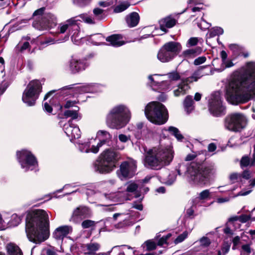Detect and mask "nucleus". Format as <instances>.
<instances>
[{"mask_svg":"<svg viewBox=\"0 0 255 255\" xmlns=\"http://www.w3.org/2000/svg\"><path fill=\"white\" fill-rule=\"evenodd\" d=\"M226 95L227 101L233 105L246 103L255 97V63H248L234 72Z\"/></svg>","mask_w":255,"mask_h":255,"instance_id":"1","label":"nucleus"},{"mask_svg":"<svg viewBox=\"0 0 255 255\" xmlns=\"http://www.w3.org/2000/svg\"><path fill=\"white\" fill-rule=\"evenodd\" d=\"M25 231L28 240L40 244L49 236L48 215L43 210H35L29 213L26 219Z\"/></svg>","mask_w":255,"mask_h":255,"instance_id":"2","label":"nucleus"},{"mask_svg":"<svg viewBox=\"0 0 255 255\" xmlns=\"http://www.w3.org/2000/svg\"><path fill=\"white\" fill-rule=\"evenodd\" d=\"M170 145L159 144L148 149L144 153L143 164L147 168L158 170L168 165L173 158Z\"/></svg>","mask_w":255,"mask_h":255,"instance_id":"3","label":"nucleus"},{"mask_svg":"<svg viewBox=\"0 0 255 255\" xmlns=\"http://www.w3.org/2000/svg\"><path fill=\"white\" fill-rule=\"evenodd\" d=\"M177 171L178 175L185 176L190 184L205 185L216 173V169L213 165L204 167L192 162L189 165L180 164Z\"/></svg>","mask_w":255,"mask_h":255,"instance_id":"4","label":"nucleus"},{"mask_svg":"<svg viewBox=\"0 0 255 255\" xmlns=\"http://www.w3.org/2000/svg\"><path fill=\"white\" fill-rule=\"evenodd\" d=\"M120 158V153L114 149H105L95 161L94 170L102 174L110 173L115 168L116 164Z\"/></svg>","mask_w":255,"mask_h":255,"instance_id":"5","label":"nucleus"},{"mask_svg":"<svg viewBox=\"0 0 255 255\" xmlns=\"http://www.w3.org/2000/svg\"><path fill=\"white\" fill-rule=\"evenodd\" d=\"M130 118V112L126 105H117L109 114L107 120V125L113 129H121L127 125Z\"/></svg>","mask_w":255,"mask_h":255,"instance_id":"6","label":"nucleus"},{"mask_svg":"<svg viewBox=\"0 0 255 255\" xmlns=\"http://www.w3.org/2000/svg\"><path fill=\"white\" fill-rule=\"evenodd\" d=\"M144 113L146 118L156 125H163L168 120V113L165 106L158 102H151L145 108Z\"/></svg>","mask_w":255,"mask_h":255,"instance_id":"7","label":"nucleus"},{"mask_svg":"<svg viewBox=\"0 0 255 255\" xmlns=\"http://www.w3.org/2000/svg\"><path fill=\"white\" fill-rule=\"evenodd\" d=\"M32 16L34 18L32 25L35 29L39 30L52 27L57 22L56 17L51 13L46 12L44 7L36 10Z\"/></svg>","mask_w":255,"mask_h":255,"instance_id":"8","label":"nucleus"},{"mask_svg":"<svg viewBox=\"0 0 255 255\" xmlns=\"http://www.w3.org/2000/svg\"><path fill=\"white\" fill-rule=\"evenodd\" d=\"M41 90L42 86L38 80L31 81L23 93L22 101L28 106H34Z\"/></svg>","mask_w":255,"mask_h":255,"instance_id":"9","label":"nucleus"},{"mask_svg":"<svg viewBox=\"0 0 255 255\" xmlns=\"http://www.w3.org/2000/svg\"><path fill=\"white\" fill-rule=\"evenodd\" d=\"M16 155L21 168L25 171L38 170L37 160L30 151L23 149L17 151Z\"/></svg>","mask_w":255,"mask_h":255,"instance_id":"10","label":"nucleus"},{"mask_svg":"<svg viewBox=\"0 0 255 255\" xmlns=\"http://www.w3.org/2000/svg\"><path fill=\"white\" fill-rule=\"evenodd\" d=\"M247 124L246 117L240 113H234L226 117L225 126L229 130L238 132L244 128Z\"/></svg>","mask_w":255,"mask_h":255,"instance_id":"11","label":"nucleus"},{"mask_svg":"<svg viewBox=\"0 0 255 255\" xmlns=\"http://www.w3.org/2000/svg\"><path fill=\"white\" fill-rule=\"evenodd\" d=\"M136 168V162L135 161H124L121 164L120 169L117 171V174L121 180H127L135 175Z\"/></svg>","mask_w":255,"mask_h":255,"instance_id":"12","label":"nucleus"},{"mask_svg":"<svg viewBox=\"0 0 255 255\" xmlns=\"http://www.w3.org/2000/svg\"><path fill=\"white\" fill-rule=\"evenodd\" d=\"M209 111L214 116L218 117L225 114V107L222 105L220 92L213 93L209 100Z\"/></svg>","mask_w":255,"mask_h":255,"instance_id":"13","label":"nucleus"},{"mask_svg":"<svg viewBox=\"0 0 255 255\" xmlns=\"http://www.w3.org/2000/svg\"><path fill=\"white\" fill-rule=\"evenodd\" d=\"M88 66L85 60L72 57L66 65L65 69L71 73L76 74L85 70Z\"/></svg>","mask_w":255,"mask_h":255,"instance_id":"14","label":"nucleus"},{"mask_svg":"<svg viewBox=\"0 0 255 255\" xmlns=\"http://www.w3.org/2000/svg\"><path fill=\"white\" fill-rule=\"evenodd\" d=\"M79 21L80 20L77 16L72 17L65 21L60 23L58 26V30L60 33H64L67 30L69 33L73 32L79 28Z\"/></svg>","mask_w":255,"mask_h":255,"instance_id":"15","label":"nucleus"},{"mask_svg":"<svg viewBox=\"0 0 255 255\" xmlns=\"http://www.w3.org/2000/svg\"><path fill=\"white\" fill-rule=\"evenodd\" d=\"M73 228L71 226L64 225L57 228L53 233V238L61 242L68 235L72 233Z\"/></svg>","mask_w":255,"mask_h":255,"instance_id":"16","label":"nucleus"},{"mask_svg":"<svg viewBox=\"0 0 255 255\" xmlns=\"http://www.w3.org/2000/svg\"><path fill=\"white\" fill-rule=\"evenodd\" d=\"M63 129L66 135L71 138H78L81 136V131L79 127L72 123V120H69L63 127Z\"/></svg>","mask_w":255,"mask_h":255,"instance_id":"17","label":"nucleus"},{"mask_svg":"<svg viewBox=\"0 0 255 255\" xmlns=\"http://www.w3.org/2000/svg\"><path fill=\"white\" fill-rule=\"evenodd\" d=\"M102 87L101 85L98 84H88L82 86H80L76 88H73L71 85L65 87L63 88V90L68 89L72 91H75L77 90H79L81 92H97L100 90Z\"/></svg>","mask_w":255,"mask_h":255,"instance_id":"18","label":"nucleus"},{"mask_svg":"<svg viewBox=\"0 0 255 255\" xmlns=\"http://www.w3.org/2000/svg\"><path fill=\"white\" fill-rule=\"evenodd\" d=\"M89 214V210L87 207H78L74 210L70 221L74 222H78L79 220L88 217Z\"/></svg>","mask_w":255,"mask_h":255,"instance_id":"19","label":"nucleus"},{"mask_svg":"<svg viewBox=\"0 0 255 255\" xmlns=\"http://www.w3.org/2000/svg\"><path fill=\"white\" fill-rule=\"evenodd\" d=\"M102 199H106L114 202H118L120 204L128 199L126 196V193L124 192H117L107 194H105L102 195Z\"/></svg>","mask_w":255,"mask_h":255,"instance_id":"20","label":"nucleus"},{"mask_svg":"<svg viewBox=\"0 0 255 255\" xmlns=\"http://www.w3.org/2000/svg\"><path fill=\"white\" fill-rule=\"evenodd\" d=\"M128 216L124 213H115L113 215L114 221H119V222L115 224L117 229H121L129 225Z\"/></svg>","mask_w":255,"mask_h":255,"instance_id":"21","label":"nucleus"},{"mask_svg":"<svg viewBox=\"0 0 255 255\" xmlns=\"http://www.w3.org/2000/svg\"><path fill=\"white\" fill-rule=\"evenodd\" d=\"M165 75V76H166L167 77L169 80V81H166L167 82L166 84V87L164 88L165 90H170L172 89V82L177 81L179 80L181 81V79L183 78L182 77V75L180 74L177 70H173Z\"/></svg>","mask_w":255,"mask_h":255,"instance_id":"22","label":"nucleus"},{"mask_svg":"<svg viewBox=\"0 0 255 255\" xmlns=\"http://www.w3.org/2000/svg\"><path fill=\"white\" fill-rule=\"evenodd\" d=\"M174 57L181 50V46L178 42L171 41L165 43L163 46Z\"/></svg>","mask_w":255,"mask_h":255,"instance_id":"23","label":"nucleus"},{"mask_svg":"<svg viewBox=\"0 0 255 255\" xmlns=\"http://www.w3.org/2000/svg\"><path fill=\"white\" fill-rule=\"evenodd\" d=\"M123 248V252L121 250L120 247H115L111 251L112 255H134L135 251L128 246L124 245L122 246Z\"/></svg>","mask_w":255,"mask_h":255,"instance_id":"24","label":"nucleus"},{"mask_svg":"<svg viewBox=\"0 0 255 255\" xmlns=\"http://www.w3.org/2000/svg\"><path fill=\"white\" fill-rule=\"evenodd\" d=\"M164 74H153L149 75L148 77L149 80L150 81V84L151 86H158L160 87L163 86L164 85L166 84V82L163 80V77H165Z\"/></svg>","mask_w":255,"mask_h":255,"instance_id":"25","label":"nucleus"},{"mask_svg":"<svg viewBox=\"0 0 255 255\" xmlns=\"http://www.w3.org/2000/svg\"><path fill=\"white\" fill-rule=\"evenodd\" d=\"M190 88V87L186 81L182 78L181 81L178 85V88L174 90L173 93L175 96L177 97L180 95H184L186 91H188Z\"/></svg>","mask_w":255,"mask_h":255,"instance_id":"26","label":"nucleus"},{"mask_svg":"<svg viewBox=\"0 0 255 255\" xmlns=\"http://www.w3.org/2000/svg\"><path fill=\"white\" fill-rule=\"evenodd\" d=\"M111 45L115 47H119L124 45L125 42L123 40V37L120 34H114L106 38Z\"/></svg>","mask_w":255,"mask_h":255,"instance_id":"27","label":"nucleus"},{"mask_svg":"<svg viewBox=\"0 0 255 255\" xmlns=\"http://www.w3.org/2000/svg\"><path fill=\"white\" fill-rule=\"evenodd\" d=\"M157 59L161 62H168L173 59L174 57L170 54L166 49L162 47L158 52Z\"/></svg>","mask_w":255,"mask_h":255,"instance_id":"28","label":"nucleus"},{"mask_svg":"<svg viewBox=\"0 0 255 255\" xmlns=\"http://www.w3.org/2000/svg\"><path fill=\"white\" fill-rule=\"evenodd\" d=\"M139 16L137 13L133 12L126 17V22L129 27L135 26L138 23Z\"/></svg>","mask_w":255,"mask_h":255,"instance_id":"29","label":"nucleus"},{"mask_svg":"<svg viewBox=\"0 0 255 255\" xmlns=\"http://www.w3.org/2000/svg\"><path fill=\"white\" fill-rule=\"evenodd\" d=\"M97 136L99 139V142L102 143V145L108 143L112 138V135L106 130H99L97 133Z\"/></svg>","mask_w":255,"mask_h":255,"instance_id":"30","label":"nucleus"},{"mask_svg":"<svg viewBox=\"0 0 255 255\" xmlns=\"http://www.w3.org/2000/svg\"><path fill=\"white\" fill-rule=\"evenodd\" d=\"M175 23L176 21L174 19L170 17H166L160 22V29L162 31L166 32V28H171Z\"/></svg>","mask_w":255,"mask_h":255,"instance_id":"31","label":"nucleus"},{"mask_svg":"<svg viewBox=\"0 0 255 255\" xmlns=\"http://www.w3.org/2000/svg\"><path fill=\"white\" fill-rule=\"evenodd\" d=\"M85 247L86 248L84 250L85 254L98 255L95 253V252L98 251L100 246L99 244L96 243H90L85 245Z\"/></svg>","mask_w":255,"mask_h":255,"instance_id":"32","label":"nucleus"},{"mask_svg":"<svg viewBox=\"0 0 255 255\" xmlns=\"http://www.w3.org/2000/svg\"><path fill=\"white\" fill-rule=\"evenodd\" d=\"M6 248L8 255H22L19 248L13 243L8 244Z\"/></svg>","mask_w":255,"mask_h":255,"instance_id":"33","label":"nucleus"},{"mask_svg":"<svg viewBox=\"0 0 255 255\" xmlns=\"http://www.w3.org/2000/svg\"><path fill=\"white\" fill-rule=\"evenodd\" d=\"M79 108L78 107H75V109L73 110H69L64 112V116L66 118H71L70 120H76L77 119H80L81 118V116L79 114Z\"/></svg>","mask_w":255,"mask_h":255,"instance_id":"34","label":"nucleus"},{"mask_svg":"<svg viewBox=\"0 0 255 255\" xmlns=\"http://www.w3.org/2000/svg\"><path fill=\"white\" fill-rule=\"evenodd\" d=\"M202 52L200 47L187 49L183 52V55L186 58H192L200 54Z\"/></svg>","mask_w":255,"mask_h":255,"instance_id":"35","label":"nucleus"},{"mask_svg":"<svg viewBox=\"0 0 255 255\" xmlns=\"http://www.w3.org/2000/svg\"><path fill=\"white\" fill-rule=\"evenodd\" d=\"M203 76V74L202 73L201 71V69H199L197 71L194 72L192 76L187 77V78H182L184 81H186V83L189 84L192 83L193 82L197 81L199 78L202 77Z\"/></svg>","mask_w":255,"mask_h":255,"instance_id":"36","label":"nucleus"},{"mask_svg":"<svg viewBox=\"0 0 255 255\" xmlns=\"http://www.w3.org/2000/svg\"><path fill=\"white\" fill-rule=\"evenodd\" d=\"M220 55L222 59V64L224 65L226 68H230L234 65L232 60L227 59L228 54L225 51L222 50L221 52Z\"/></svg>","mask_w":255,"mask_h":255,"instance_id":"37","label":"nucleus"},{"mask_svg":"<svg viewBox=\"0 0 255 255\" xmlns=\"http://www.w3.org/2000/svg\"><path fill=\"white\" fill-rule=\"evenodd\" d=\"M95 139H91L90 140H88L87 142L79 143L78 146L79 150L82 152H89L90 150V145L92 143H93V141H95Z\"/></svg>","mask_w":255,"mask_h":255,"instance_id":"38","label":"nucleus"},{"mask_svg":"<svg viewBox=\"0 0 255 255\" xmlns=\"http://www.w3.org/2000/svg\"><path fill=\"white\" fill-rule=\"evenodd\" d=\"M193 101L191 96H187L184 101V106L187 113H190L194 109Z\"/></svg>","mask_w":255,"mask_h":255,"instance_id":"39","label":"nucleus"},{"mask_svg":"<svg viewBox=\"0 0 255 255\" xmlns=\"http://www.w3.org/2000/svg\"><path fill=\"white\" fill-rule=\"evenodd\" d=\"M229 48L236 56L240 55L244 50L243 47L236 44H229Z\"/></svg>","mask_w":255,"mask_h":255,"instance_id":"40","label":"nucleus"},{"mask_svg":"<svg viewBox=\"0 0 255 255\" xmlns=\"http://www.w3.org/2000/svg\"><path fill=\"white\" fill-rule=\"evenodd\" d=\"M69 34H71V39L72 41L75 43L77 44L79 40L83 38V36L81 35L80 31V26L79 25V28L77 30H74L73 32L71 31L69 33Z\"/></svg>","mask_w":255,"mask_h":255,"instance_id":"41","label":"nucleus"},{"mask_svg":"<svg viewBox=\"0 0 255 255\" xmlns=\"http://www.w3.org/2000/svg\"><path fill=\"white\" fill-rule=\"evenodd\" d=\"M171 134L173 135L178 140H182L184 137L181 134L178 129L174 127H170L167 130Z\"/></svg>","mask_w":255,"mask_h":255,"instance_id":"42","label":"nucleus"},{"mask_svg":"<svg viewBox=\"0 0 255 255\" xmlns=\"http://www.w3.org/2000/svg\"><path fill=\"white\" fill-rule=\"evenodd\" d=\"M29 46V43L27 41L24 42L23 43L20 42L15 46V50L16 52H23L24 50L28 49Z\"/></svg>","mask_w":255,"mask_h":255,"instance_id":"43","label":"nucleus"},{"mask_svg":"<svg viewBox=\"0 0 255 255\" xmlns=\"http://www.w3.org/2000/svg\"><path fill=\"white\" fill-rule=\"evenodd\" d=\"M241 255H254L249 244L243 245L240 252Z\"/></svg>","mask_w":255,"mask_h":255,"instance_id":"44","label":"nucleus"},{"mask_svg":"<svg viewBox=\"0 0 255 255\" xmlns=\"http://www.w3.org/2000/svg\"><path fill=\"white\" fill-rule=\"evenodd\" d=\"M224 33L223 29L220 27H213L210 31L209 36L214 37L216 35H222Z\"/></svg>","mask_w":255,"mask_h":255,"instance_id":"45","label":"nucleus"},{"mask_svg":"<svg viewBox=\"0 0 255 255\" xmlns=\"http://www.w3.org/2000/svg\"><path fill=\"white\" fill-rule=\"evenodd\" d=\"M21 220V218L20 216H18L16 214H13L11 216V219L9 222L10 225L12 226H16L20 224Z\"/></svg>","mask_w":255,"mask_h":255,"instance_id":"46","label":"nucleus"},{"mask_svg":"<svg viewBox=\"0 0 255 255\" xmlns=\"http://www.w3.org/2000/svg\"><path fill=\"white\" fill-rule=\"evenodd\" d=\"M93 13L95 19L98 20L103 19L105 18L104 10L100 8H95L93 9Z\"/></svg>","mask_w":255,"mask_h":255,"instance_id":"47","label":"nucleus"},{"mask_svg":"<svg viewBox=\"0 0 255 255\" xmlns=\"http://www.w3.org/2000/svg\"><path fill=\"white\" fill-rule=\"evenodd\" d=\"M77 17L78 18H81L85 23L88 24H93L96 23L95 18H94L90 16H88L87 14H82Z\"/></svg>","mask_w":255,"mask_h":255,"instance_id":"48","label":"nucleus"},{"mask_svg":"<svg viewBox=\"0 0 255 255\" xmlns=\"http://www.w3.org/2000/svg\"><path fill=\"white\" fill-rule=\"evenodd\" d=\"M230 247L231 243H224L221 248V250L218 251V255H225L229 252L230 249Z\"/></svg>","mask_w":255,"mask_h":255,"instance_id":"49","label":"nucleus"},{"mask_svg":"<svg viewBox=\"0 0 255 255\" xmlns=\"http://www.w3.org/2000/svg\"><path fill=\"white\" fill-rule=\"evenodd\" d=\"M232 242L233 243V250H235L238 248L239 246H242L244 245L242 242V240L239 236H236L232 240Z\"/></svg>","mask_w":255,"mask_h":255,"instance_id":"50","label":"nucleus"},{"mask_svg":"<svg viewBox=\"0 0 255 255\" xmlns=\"http://www.w3.org/2000/svg\"><path fill=\"white\" fill-rule=\"evenodd\" d=\"M146 247V250L150 251L156 249L157 244L152 240H148L144 243Z\"/></svg>","mask_w":255,"mask_h":255,"instance_id":"51","label":"nucleus"},{"mask_svg":"<svg viewBox=\"0 0 255 255\" xmlns=\"http://www.w3.org/2000/svg\"><path fill=\"white\" fill-rule=\"evenodd\" d=\"M138 185L134 182H129L127 183V191L133 192L136 190Z\"/></svg>","mask_w":255,"mask_h":255,"instance_id":"52","label":"nucleus"},{"mask_svg":"<svg viewBox=\"0 0 255 255\" xmlns=\"http://www.w3.org/2000/svg\"><path fill=\"white\" fill-rule=\"evenodd\" d=\"M92 0H73V3L80 7H84L89 4Z\"/></svg>","mask_w":255,"mask_h":255,"instance_id":"53","label":"nucleus"},{"mask_svg":"<svg viewBox=\"0 0 255 255\" xmlns=\"http://www.w3.org/2000/svg\"><path fill=\"white\" fill-rule=\"evenodd\" d=\"M210 195L211 193L209 190L206 189L200 193L198 198L200 200H207L210 197Z\"/></svg>","mask_w":255,"mask_h":255,"instance_id":"54","label":"nucleus"},{"mask_svg":"<svg viewBox=\"0 0 255 255\" xmlns=\"http://www.w3.org/2000/svg\"><path fill=\"white\" fill-rule=\"evenodd\" d=\"M76 192H81L82 193H85L87 195H89L90 194V193L92 192V191L89 190L87 188V186H84L81 187L80 188H78V189H77L75 191H73L71 192L70 193H66V194H65V195H69V194H72L73 193Z\"/></svg>","mask_w":255,"mask_h":255,"instance_id":"55","label":"nucleus"},{"mask_svg":"<svg viewBox=\"0 0 255 255\" xmlns=\"http://www.w3.org/2000/svg\"><path fill=\"white\" fill-rule=\"evenodd\" d=\"M188 236V232L187 231L184 232L183 233L179 235L177 238L174 240V242L175 244H178L183 242Z\"/></svg>","mask_w":255,"mask_h":255,"instance_id":"56","label":"nucleus"},{"mask_svg":"<svg viewBox=\"0 0 255 255\" xmlns=\"http://www.w3.org/2000/svg\"><path fill=\"white\" fill-rule=\"evenodd\" d=\"M199 42V39L197 37H191L188 39L186 43V47H190L196 45Z\"/></svg>","mask_w":255,"mask_h":255,"instance_id":"57","label":"nucleus"},{"mask_svg":"<svg viewBox=\"0 0 255 255\" xmlns=\"http://www.w3.org/2000/svg\"><path fill=\"white\" fill-rule=\"evenodd\" d=\"M230 180L233 183L236 181H241V174L238 173H233L230 174L229 177Z\"/></svg>","mask_w":255,"mask_h":255,"instance_id":"58","label":"nucleus"},{"mask_svg":"<svg viewBox=\"0 0 255 255\" xmlns=\"http://www.w3.org/2000/svg\"><path fill=\"white\" fill-rule=\"evenodd\" d=\"M241 166L242 168L247 167L250 164V159L248 156H243L240 162Z\"/></svg>","mask_w":255,"mask_h":255,"instance_id":"59","label":"nucleus"},{"mask_svg":"<svg viewBox=\"0 0 255 255\" xmlns=\"http://www.w3.org/2000/svg\"><path fill=\"white\" fill-rule=\"evenodd\" d=\"M95 224V222L92 220H86L84 221L82 223V227L84 229H87L93 226Z\"/></svg>","mask_w":255,"mask_h":255,"instance_id":"60","label":"nucleus"},{"mask_svg":"<svg viewBox=\"0 0 255 255\" xmlns=\"http://www.w3.org/2000/svg\"><path fill=\"white\" fill-rule=\"evenodd\" d=\"M176 176L174 174H170L165 183L168 185H172L176 180Z\"/></svg>","mask_w":255,"mask_h":255,"instance_id":"61","label":"nucleus"},{"mask_svg":"<svg viewBox=\"0 0 255 255\" xmlns=\"http://www.w3.org/2000/svg\"><path fill=\"white\" fill-rule=\"evenodd\" d=\"M27 22L28 20L27 19H22L17 21L16 23L15 24V27H16V29H20L21 28L24 26L27 23Z\"/></svg>","mask_w":255,"mask_h":255,"instance_id":"62","label":"nucleus"},{"mask_svg":"<svg viewBox=\"0 0 255 255\" xmlns=\"http://www.w3.org/2000/svg\"><path fill=\"white\" fill-rule=\"evenodd\" d=\"M250 220H251L250 214L249 215L243 214L239 216V221L241 223H246Z\"/></svg>","mask_w":255,"mask_h":255,"instance_id":"63","label":"nucleus"},{"mask_svg":"<svg viewBox=\"0 0 255 255\" xmlns=\"http://www.w3.org/2000/svg\"><path fill=\"white\" fill-rule=\"evenodd\" d=\"M206 60V58L205 56L199 57L195 59L194 61V64L195 65H199L204 63Z\"/></svg>","mask_w":255,"mask_h":255,"instance_id":"64","label":"nucleus"}]
</instances>
